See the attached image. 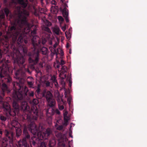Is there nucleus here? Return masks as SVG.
Instances as JSON below:
<instances>
[{
    "mask_svg": "<svg viewBox=\"0 0 147 147\" xmlns=\"http://www.w3.org/2000/svg\"><path fill=\"white\" fill-rule=\"evenodd\" d=\"M5 14L7 17L9 16L11 24L8 27L6 34L5 36L6 41L3 42V44L5 45L7 48L8 47L9 43L10 44V47L13 52L12 58L15 65L14 69L16 71V76L18 78L24 77L26 76V72L30 74L32 71L28 68H25L23 65L25 59L21 56L18 47H21L24 53L27 54L26 48L22 45L23 42L26 44L28 42L27 40L24 38V37L25 34L30 30L27 18L29 14H17L18 18L17 20L12 14Z\"/></svg>",
    "mask_w": 147,
    "mask_h": 147,
    "instance_id": "nucleus-1",
    "label": "nucleus"
},
{
    "mask_svg": "<svg viewBox=\"0 0 147 147\" xmlns=\"http://www.w3.org/2000/svg\"><path fill=\"white\" fill-rule=\"evenodd\" d=\"M32 42L34 49L28 53V55L29 56V62L32 63L31 68L35 69L34 66L38 63L40 59L39 53L46 55L48 53V50L46 47L41 46L40 38L38 36H34L32 39Z\"/></svg>",
    "mask_w": 147,
    "mask_h": 147,
    "instance_id": "nucleus-2",
    "label": "nucleus"
},
{
    "mask_svg": "<svg viewBox=\"0 0 147 147\" xmlns=\"http://www.w3.org/2000/svg\"><path fill=\"white\" fill-rule=\"evenodd\" d=\"M12 96L14 100L12 103V106L14 110H11L9 104L6 105H3L4 111L7 116L10 115L14 117L16 114L18 115L20 110V105L21 100L23 99L22 94L20 91H17L13 90Z\"/></svg>",
    "mask_w": 147,
    "mask_h": 147,
    "instance_id": "nucleus-3",
    "label": "nucleus"
},
{
    "mask_svg": "<svg viewBox=\"0 0 147 147\" xmlns=\"http://www.w3.org/2000/svg\"><path fill=\"white\" fill-rule=\"evenodd\" d=\"M21 106L20 109L23 111L25 113L23 115V119L25 120H27L28 122V125L32 121L34 123V120H36L38 117V109L36 106L32 108L31 112L28 111L29 107L27 105L26 101H23L22 99L21 100L20 103Z\"/></svg>",
    "mask_w": 147,
    "mask_h": 147,
    "instance_id": "nucleus-4",
    "label": "nucleus"
},
{
    "mask_svg": "<svg viewBox=\"0 0 147 147\" xmlns=\"http://www.w3.org/2000/svg\"><path fill=\"white\" fill-rule=\"evenodd\" d=\"M28 130L34 135H36L37 138L36 137L32 138L29 141L30 142V145L32 147V144L34 146H37V144L41 142V140L43 139V136L38 132L37 129V127L35 123L32 121L28 125Z\"/></svg>",
    "mask_w": 147,
    "mask_h": 147,
    "instance_id": "nucleus-5",
    "label": "nucleus"
},
{
    "mask_svg": "<svg viewBox=\"0 0 147 147\" xmlns=\"http://www.w3.org/2000/svg\"><path fill=\"white\" fill-rule=\"evenodd\" d=\"M40 89L39 87L37 88L35 92V95L37 98L40 99L42 97H45L47 102V105L51 107H53L55 105V101L53 98V95L50 92L47 91L46 93H40Z\"/></svg>",
    "mask_w": 147,
    "mask_h": 147,
    "instance_id": "nucleus-6",
    "label": "nucleus"
},
{
    "mask_svg": "<svg viewBox=\"0 0 147 147\" xmlns=\"http://www.w3.org/2000/svg\"><path fill=\"white\" fill-rule=\"evenodd\" d=\"M22 138L18 142V147H31L28 143L30 139V136L28 133L27 126H23V130L22 134Z\"/></svg>",
    "mask_w": 147,
    "mask_h": 147,
    "instance_id": "nucleus-7",
    "label": "nucleus"
},
{
    "mask_svg": "<svg viewBox=\"0 0 147 147\" xmlns=\"http://www.w3.org/2000/svg\"><path fill=\"white\" fill-rule=\"evenodd\" d=\"M3 67L2 70V71H0V77L3 83L2 89L6 90L7 88V84H9L12 82V80L9 74L7 73V71L8 69L7 67L6 69H5V70L4 69L5 67Z\"/></svg>",
    "mask_w": 147,
    "mask_h": 147,
    "instance_id": "nucleus-8",
    "label": "nucleus"
},
{
    "mask_svg": "<svg viewBox=\"0 0 147 147\" xmlns=\"http://www.w3.org/2000/svg\"><path fill=\"white\" fill-rule=\"evenodd\" d=\"M5 134L6 138L1 139V147H6L9 143H11L13 142L14 138V134L11 131L6 129L5 131Z\"/></svg>",
    "mask_w": 147,
    "mask_h": 147,
    "instance_id": "nucleus-9",
    "label": "nucleus"
},
{
    "mask_svg": "<svg viewBox=\"0 0 147 147\" xmlns=\"http://www.w3.org/2000/svg\"><path fill=\"white\" fill-rule=\"evenodd\" d=\"M45 129V126L41 123L39 124L38 128H37L38 132L40 133V134L43 136V140L47 139L49 136L52 133L51 129L50 128H48L44 132H43V134H42L41 132L43 131Z\"/></svg>",
    "mask_w": 147,
    "mask_h": 147,
    "instance_id": "nucleus-10",
    "label": "nucleus"
},
{
    "mask_svg": "<svg viewBox=\"0 0 147 147\" xmlns=\"http://www.w3.org/2000/svg\"><path fill=\"white\" fill-rule=\"evenodd\" d=\"M17 85H18V86L19 87V88H17V87L16 88V90H18V91H20V92L21 93H22V95H23L24 94V96H26L27 97H33L34 95V92L33 91H28V88L26 86H25L24 88V91L22 92L21 90V88L22 89V90H23V89L22 88V87H21L20 85L19 84H17Z\"/></svg>",
    "mask_w": 147,
    "mask_h": 147,
    "instance_id": "nucleus-11",
    "label": "nucleus"
},
{
    "mask_svg": "<svg viewBox=\"0 0 147 147\" xmlns=\"http://www.w3.org/2000/svg\"><path fill=\"white\" fill-rule=\"evenodd\" d=\"M61 72L59 74V76L61 78L63 79L66 77V73L67 71V68L66 66L64 65L61 66Z\"/></svg>",
    "mask_w": 147,
    "mask_h": 147,
    "instance_id": "nucleus-12",
    "label": "nucleus"
},
{
    "mask_svg": "<svg viewBox=\"0 0 147 147\" xmlns=\"http://www.w3.org/2000/svg\"><path fill=\"white\" fill-rule=\"evenodd\" d=\"M2 61L4 63H3L1 66H0V71H2V70L3 69V68H4L3 67H5L4 68V70H5V69H6L7 68L6 67H7V68H8V69L7 70V73L9 74L8 72L9 71V67L7 63H9L10 61L8 60H6L5 59V60H3Z\"/></svg>",
    "mask_w": 147,
    "mask_h": 147,
    "instance_id": "nucleus-13",
    "label": "nucleus"
},
{
    "mask_svg": "<svg viewBox=\"0 0 147 147\" xmlns=\"http://www.w3.org/2000/svg\"><path fill=\"white\" fill-rule=\"evenodd\" d=\"M5 13L2 11L0 14V28L2 27V25H4L6 27V25L5 21Z\"/></svg>",
    "mask_w": 147,
    "mask_h": 147,
    "instance_id": "nucleus-14",
    "label": "nucleus"
},
{
    "mask_svg": "<svg viewBox=\"0 0 147 147\" xmlns=\"http://www.w3.org/2000/svg\"><path fill=\"white\" fill-rule=\"evenodd\" d=\"M30 1L33 0H29ZM18 3L20 4L23 8H25L28 4V0L25 1L24 0H18Z\"/></svg>",
    "mask_w": 147,
    "mask_h": 147,
    "instance_id": "nucleus-15",
    "label": "nucleus"
},
{
    "mask_svg": "<svg viewBox=\"0 0 147 147\" xmlns=\"http://www.w3.org/2000/svg\"><path fill=\"white\" fill-rule=\"evenodd\" d=\"M56 136L59 142H61L64 141L65 138L64 134L61 133H58L56 134Z\"/></svg>",
    "mask_w": 147,
    "mask_h": 147,
    "instance_id": "nucleus-16",
    "label": "nucleus"
},
{
    "mask_svg": "<svg viewBox=\"0 0 147 147\" xmlns=\"http://www.w3.org/2000/svg\"><path fill=\"white\" fill-rule=\"evenodd\" d=\"M66 7H68L67 5L65 3V7L62 10V14L64 17L68 16V12L67 9L66 8Z\"/></svg>",
    "mask_w": 147,
    "mask_h": 147,
    "instance_id": "nucleus-17",
    "label": "nucleus"
},
{
    "mask_svg": "<svg viewBox=\"0 0 147 147\" xmlns=\"http://www.w3.org/2000/svg\"><path fill=\"white\" fill-rule=\"evenodd\" d=\"M11 125L13 127L17 128H19L20 126V124L17 121H13L11 123Z\"/></svg>",
    "mask_w": 147,
    "mask_h": 147,
    "instance_id": "nucleus-18",
    "label": "nucleus"
},
{
    "mask_svg": "<svg viewBox=\"0 0 147 147\" xmlns=\"http://www.w3.org/2000/svg\"><path fill=\"white\" fill-rule=\"evenodd\" d=\"M51 80L52 81V83L54 84L55 86L57 88H58L59 87L58 84L56 79L55 76H52Z\"/></svg>",
    "mask_w": 147,
    "mask_h": 147,
    "instance_id": "nucleus-19",
    "label": "nucleus"
},
{
    "mask_svg": "<svg viewBox=\"0 0 147 147\" xmlns=\"http://www.w3.org/2000/svg\"><path fill=\"white\" fill-rule=\"evenodd\" d=\"M52 107L49 108L46 111V113L49 114L50 115H52L54 114V109Z\"/></svg>",
    "mask_w": 147,
    "mask_h": 147,
    "instance_id": "nucleus-20",
    "label": "nucleus"
},
{
    "mask_svg": "<svg viewBox=\"0 0 147 147\" xmlns=\"http://www.w3.org/2000/svg\"><path fill=\"white\" fill-rule=\"evenodd\" d=\"M16 137L18 138L22 135V131L20 127L16 129Z\"/></svg>",
    "mask_w": 147,
    "mask_h": 147,
    "instance_id": "nucleus-21",
    "label": "nucleus"
},
{
    "mask_svg": "<svg viewBox=\"0 0 147 147\" xmlns=\"http://www.w3.org/2000/svg\"><path fill=\"white\" fill-rule=\"evenodd\" d=\"M51 10L53 11L54 13H57L59 10V7L58 6H53L51 8Z\"/></svg>",
    "mask_w": 147,
    "mask_h": 147,
    "instance_id": "nucleus-22",
    "label": "nucleus"
},
{
    "mask_svg": "<svg viewBox=\"0 0 147 147\" xmlns=\"http://www.w3.org/2000/svg\"><path fill=\"white\" fill-rule=\"evenodd\" d=\"M5 90L3 89H2V90L0 91V93L1 95H0V103H1L2 102V96H3L5 95Z\"/></svg>",
    "mask_w": 147,
    "mask_h": 147,
    "instance_id": "nucleus-23",
    "label": "nucleus"
},
{
    "mask_svg": "<svg viewBox=\"0 0 147 147\" xmlns=\"http://www.w3.org/2000/svg\"><path fill=\"white\" fill-rule=\"evenodd\" d=\"M67 80L69 83V86L70 87L71 86L72 83L71 76L67 75Z\"/></svg>",
    "mask_w": 147,
    "mask_h": 147,
    "instance_id": "nucleus-24",
    "label": "nucleus"
},
{
    "mask_svg": "<svg viewBox=\"0 0 147 147\" xmlns=\"http://www.w3.org/2000/svg\"><path fill=\"white\" fill-rule=\"evenodd\" d=\"M48 27L43 26L42 28V30L48 32H51L50 30Z\"/></svg>",
    "mask_w": 147,
    "mask_h": 147,
    "instance_id": "nucleus-25",
    "label": "nucleus"
},
{
    "mask_svg": "<svg viewBox=\"0 0 147 147\" xmlns=\"http://www.w3.org/2000/svg\"><path fill=\"white\" fill-rule=\"evenodd\" d=\"M63 116L65 123H67L69 120V117L67 115H65V113L64 114Z\"/></svg>",
    "mask_w": 147,
    "mask_h": 147,
    "instance_id": "nucleus-26",
    "label": "nucleus"
},
{
    "mask_svg": "<svg viewBox=\"0 0 147 147\" xmlns=\"http://www.w3.org/2000/svg\"><path fill=\"white\" fill-rule=\"evenodd\" d=\"M38 101L37 99L34 98L32 101V103L34 105H36L38 104Z\"/></svg>",
    "mask_w": 147,
    "mask_h": 147,
    "instance_id": "nucleus-27",
    "label": "nucleus"
},
{
    "mask_svg": "<svg viewBox=\"0 0 147 147\" xmlns=\"http://www.w3.org/2000/svg\"><path fill=\"white\" fill-rule=\"evenodd\" d=\"M52 83L49 81H45L44 84L47 87L51 86V85Z\"/></svg>",
    "mask_w": 147,
    "mask_h": 147,
    "instance_id": "nucleus-28",
    "label": "nucleus"
},
{
    "mask_svg": "<svg viewBox=\"0 0 147 147\" xmlns=\"http://www.w3.org/2000/svg\"><path fill=\"white\" fill-rule=\"evenodd\" d=\"M65 34L67 39L69 40L71 37V34L69 32V33L66 32H65Z\"/></svg>",
    "mask_w": 147,
    "mask_h": 147,
    "instance_id": "nucleus-29",
    "label": "nucleus"
},
{
    "mask_svg": "<svg viewBox=\"0 0 147 147\" xmlns=\"http://www.w3.org/2000/svg\"><path fill=\"white\" fill-rule=\"evenodd\" d=\"M54 31L55 33L57 34H59L60 30L59 28H55L54 29Z\"/></svg>",
    "mask_w": 147,
    "mask_h": 147,
    "instance_id": "nucleus-30",
    "label": "nucleus"
},
{
    "mask_svg": "<svg viewBox=\"0 0 147 147\" xmlns=\"http://www.w3.org/2000/svg\"><path fill=\"white\" fill-rule=\"evenodd\" d=\"M0 119L3 121H4L7 120V118L3 115H0Z\"/></svg>",
    "mask_w": 147,
    "mask_h": 147,
    "instance_id": "nucleus-31",
    "label": "nucleus"
},
{
    "mask_svg": "<svg viewBox=\"0 0 147 147\" xmlns=\"http://www.w3.org/2000/svg\"><path fill=\"white\" fill-rule=\"evenodd\" d=\"M41 143L39 147H46L47 144L44 142H40Z\"/></svg>",
    "mask_w": 147,
    "mask_h": 147,
    "instance_id": "nucleus-32",
    "label": "nucleus"
},
{
    "mask_svg": "<svg viewBox=\"0 0 147 147\" xmlns=\"http://www.w3.org/2000/svg\"><path fill=\"white\" fill-rule=\"evenodd\" d=\"M47 41V39L45 38H42V42H40L41 45L42 44L43 45L45 44Z\"/></svg>",
    "mask_w": 147,
    "mask_h": 147,
    "instance_id": "nucleus-33",
    "label": "nucleus"
},
{
    "mask_svg": "<svg viewBox=\"0 0 147 147\" xmlns=\"http://www.w3.org/2000/svg\"><path fill=\"white\" fill-rule=\"evenodd\" d=\"M27 84L28 85H29L30 87H32L33 86V83L32 82L30 81V82H29L27 81Z\"/></svg>",
    "mask_w": 147,
    "mask_h": 147,
    "instance_id": "nucleus-34",
    "label": "nucleus"
},
{
    "mask_svg": "<svg viewBox=\"0 0 147 147\" xmlns=\"http://www.w3.org/2000/svg\"><path fill=\"white\" fill-rule=\"evenodd\" d=\"M47 22L46 23V25L47 26H50L51 25V23L49 21L47 20Z\"/></svg>",
    "mask_w": 147,
    "mask_h": 147,
    "instance_id": "nucleus-35",
    "label": "nucleus"
},
{
    "mask_svg": "<svg viewBox=\"0 0 147 147\" xmlns=\"http://www.w3.org/2000/svg\"><path fill=\"white\" fill-rule=\"evenodd\" d=\"M54 114L55 113L58 115H59L60 114V112L58 109H56L55 110L54 109Z\"/></svg>",
    "mask_w": 147,
    "mask_h": 147,
    "instance_id": "nucleus-36",
    "label": "nucleus"
},
{
    "mask_svg": "<svg viewBox=\"0 0 147 147\" xmlns=\"http://www.w3.org/2000/svg\"><path fill=\"white\" fill-rule=\"evenodd\" d=\"M58 19L59 21L61 22H63L64 20L63 18L61 16H58Z\"/></svg>",
    "mask_w": 147,
    "mask_h": 147,
    "instance_id": "nucleus-37",
    "label": "nucleus"
},
{
    "mask_svg": "<svg viewBox=\"0 0 147 147\" xmlns=\"http://www.w3.org/2000/svg\"><path fill=\"white\" fill-rule=\"evenodd\" d=\"M31 34L32 36H33L34 37V36H34L36 34V31L35 30H33L31 32Z\"/></svg>",
    "mask_w": 147,
    "mask_h": 147,
    "instance_id": "nucleus-38",
    "label": "nucleus"
},
{
    "mask_svg": "<svg viewBox=\"0 0 147 147\" xmlns=\"http://www.w3.org/2000/svg\"><path fill=\"white\" fill-rule=\"evenodd\" d=\"M59 108L60 110H62L64 109V107L63 105H60L59 103L58 104Z\"/></svg>",
    "mask_w": 147,
    "mask_h": 147,
    "instance_id": "nucleus-39",
    "label": "nucleus"
},
{
    "mask_svg": "<svg viewBox=\"0 0 147 147\" xmlns=\"http://www.w3.org/2000/svg\"><path fill=\"white\" fill-rule=\"evenodd\" d=\"M65 63V61L63 59H61V61L60 63V65L62 66H63L64 64Z\"/></svg>",
    "mask_w": 147,
    "mask_h": 147,
    "instance_id": "nucleus-40",
    "label": "nucleus"
},
{
    "mask_svg": "<svg viewBox=\"0 0 147 147\" xmlns=\"http://www.w3.org/2000/svg\"><path fill=\"white\" fill-rule=\"evenodd\" d=\"M57 101L59 103V102H60L61 101L62 102H63V100L61 98H58L57 100Z\"/></svg>",
    "mask_w": 147,
    "mask_h": 147,
    "instance_id": "nucleus-41",
    "label": "nucleus"
},
{
    "mask_svg": "<svg viewBox=\"0 0 147 147\" xmlns=\"http://www.w3.org/2000/svg\"><path fill=\"white\" fill-rule=\"evenodd\" d=\"M60 63L58 61L57 62V64L56 65V67H57V68L58 69L59 68V67L60 66Z\"/></svg>",
    "mask_w": 147,
    "mask_h": 147,
    "instance_id": "nucleus-42",
    "label": "nucleus"
},
{
    "mask_svg": "<svg viewBox=\"0 0 147 147\" xmlns=\"http://www.w3.org/2000/svg\"><path fill=\"white\" fill-rule=\"evenodd\" d=\"M63 127L62 125H60L59 126L57 127V129L59 130H61L63 129Z\"/></svg>",
    "mask_w": 147,
    "mask_h": 147,
    "instance_id": "nucleus-43",
    "label": "nucleus"
},
{
    "mask_svg": "<svg viewBox=\"0 0 147 147\" xmlns=\"http://www.w3.org/2000/svg\"><path fill=\"white\" fill-rule=\"evenodd\" d=\"M64 18H65V20L66 22L67 23L68 22H69L68 16L64 17Z\"/></svg>",
    "mask_w": 147,
    "mask_h": 147,
    "instance_id": "nucleus-44",
    "label": "nucleus"
},
{
    "mask_svg": "<svg viewBox=\"0 0 147 147\" xmlns=\"http://www.w3.org/2000/svg\"><path fill=\"white\" fill-rule=\"evenodd\" d=\"M61 29L63 32H64L66 29V27L65 26H64L62 27Z\"/></svg>",
    "mask_w": 147,
    "mask_h": 147,
    "instance_id": "nucleus-45",
    "label": "nucleus"
},
{
    "mask_svg": "<svg viewBox=\"0 0 147 147\" xmlns=\"http://www.w3.org/2000/svg\"><path fill=\"white\" fill-rule=\"evenodd\" d=\"M3 51L2 50L0 49V59H1L2 57V54Z\"/></svg>",
    "mask_w": 147,
    "mask_h": 147,
    "instance_id": "nucleus-46",
    "label": "nucleus"
},
{
    "mask_svg": "<svg viewBox=\"0 0 147 147\" xmlns=\"http://www.w3.org/2000/svg\"><path fill=\"white\" fill-rule=\"evenodd\" d=\"M60 53L61 55H63V51L61 50L60 51Z\"/></svg>",
    "mask_w": 147,
    "mask_h": 147,
    "instance_id": "nucleus-47",
    "label": "nucleus"
},
{
    "mask_svg": "<svg viewBox=\"0 0 147 147\" xmlns=\"http://www.w3.org/2000/svg\"><path fill=\"white\" fill-rule=\"evenodd\" d=\"M52 3L54 5H56L57 3L55 0H53L52 1Z\"/></svg>",
    "mask_w": 147,
    "mask_h": 147,
    "instance_id": "nucleus-48",
    "label": "nucleus"
},
{
    "mask_svg": "<svg viewBox=\"0 0 147 147\" xmlns=\"http://www.w3.org/2000/svg\"><path fill=\"white\" fill-rule=\"evenodd\" d=\"M70 99L69 98H68L67 99V100L69 102V105L70 103H71V101H70Z\"/></svg>",
    "mask_w": 147,
    "mask_h": 147,
    "instance_id": "nucleus-49",
    "label": "nucleus"
},
{
    "mask_svg": "<svg viewBox=\"0 0 147 147\" xmlns=\"http://www.w3.org/2000/svg\"><path fill=\"white\" fill-rule=\"evenodd\" d=\"M57 43H55L54 45H53V47L54 48H55L57 46Z\"/></svg>",
    "mask_w": 147,
    "mask_h": 147,
    "instance_id": "nucleus-50",
    "label": "nucleus"
},
{
    "mask_svg": "<svg viewBox=\"0 0 147 147\" xmlns=\"http://www.w3.org/2000/svg\"><path fill=\"white\" fill-rule=\"evenodd\" d=\"M3 134V131L1 129H0V134L2 135Z\"/></svg>",
    "mask_w": 147,
    "mask_h": 147,
    "instance_id": "nucleus-51",
    "label": "nucleus"
},
{
    "mask_svg": "<svg viewBox=\"0 0 147 147\" xmlns=\"http://www.w3.org/2000/svg\"><path fill=\"white\" fill-rule=\"evenodd\" d=\"M28 79H30V80H32V78L31 77H28Z\"/></svg>",
    "mask_w": 147,
    "mask_h": 147,
    "instance_id": "nucleus-52",
    "label": "nucleus"
},
{
    "mask_svg": "<svg viewBox=\"0 0 147 147\" xmlns=\"http://www.w3.org/2000/svg\"><path fill=\"white\" fill-rule=\"evenodd\" d=\"M47 67L49 69H51V67L50 66H47Z\"/></svg>",
    "mask_w": 147,
    "mask_h": 147,
    "instance_id": "nucleus-53",
    "label": "nucleus"
},
{
    "mask_svg": "<svg viewBox=\"0 0 147 147\" xmlns=\"http://www.w3.org/2000/svg\"><path fill=\"white\" fill-rule=\"evenodd\" d=\"M69 45L68 43H67L66 45V47L68 48L69 47Z\"/></svg>",
    "mask_w": 147,
    "mask_h": 147,
    "instance_id": "nucleus-54",
    "label": "nucleus"
},
{
    "mask_svg": "<svg viewBox=\"0 0 147 147\" xmlns=\"http://www.w3.org/2000/svg\"><path fill=\"white\" fill-rule=\"evenodd\" d=\"M2 35V33L1 32H0V36H1Z\"/></svg>",
    "mask_w": 147,
    "mask_h": 147,
    "instance_id": "nucleus-55",
    "label": "nucleus"
},
{
    "mask_svg": "<svg viewBox=\"0 0 147 147\" xmlns=\"http://www.w3.org/2000/svg\"><path fill=\"white\" fill-rule=\"evenodd\" d=\"M71 49L69 50V53L71 54Z\"/></svg>",
    "mask_w": 147,
    "mask_h": 147,
    "instance_id": "nucleus-56",
    "label": "nucleus"
},
{
    "mask_svg": "<svg viewBox=\"0 0 147 147\" xmlns=\"http://www.w3.org/2000/svg\"><path fill=\"white\" fill-rule=\"evenodd\" d=\"M67 112H65L64 113H65V115H67Z\"/></svg>",
    "mask_w": 147,
    "mask_h": 147,
    "instance_id": "nucleus-57",
    "label": "nucleus"
},
{
    "mask_svg": "<svg viewBox=\"0 0 147 147\" xmlns=\"http://www.w3.org/2000/svg\"><path fill=\"white\" fill-rule=\"evenodd\" d=\"M65 96H66V92H65Z\"/></svg>",
    "mask_w": 147,
    "mask_h": 147,
    "instance_id": "nucleus-58",
    "label": "nucleus"
},
{
    "mask_svg": "<svg viewBox=\"0 0 147 147\" xmlns=\"http://www.w3.org/2000/svg\"><path fill=\"white\" fill-rule=\"evenodd\" d=\"M43 0H41V1H43Z\"/></svg>",
    "mask_w": 147,
    "mask_h": 147,
    "instance_id": "nucleus-59",
    "label": "nucleus"
},
{
    "mask_svg": "<svg viewBox=\"0 0 147 147\" xmlns=\"http://www.w3.org/2000/svg\"><path fill=\"white\" fill-rule=\"evenodd\" d=\"M7 51H6V53H7Z\"/></svg>",
    "mask_w": 147,
    "mask_h": 147,
    "instance_id": "nucleus-60",
    "label": "nucleus"
},
{
    "mask_svg": "<svg viewBox=\"0 0 147 147\" xmlns=\"http://www.w3.org/2000/svg\"><path fill=\"white\" fill-rule=\"evenodd\" d=\"M60 10L61 11V9L60 8Z\"/></svg>",
    "mask_w": 147,
    "mask_h": 147,
    "instance_id": "nucleus-61",
    "label": "nucleus"
},
{
    "mask_svg": "<svg viewBox=\"0 0 147 147\" xmlns=\"http://www.w3.org/2000/svg\"><path fill=\"white\" fill-rule=\"evenodd\" d=\"M0 137L1 138V136H0Z\"/></svg>",
    "mask_w": 147,
    "mask_h": 147,
    "instance_id": "nucleus-62",
    "label": "nucleus"
}]
</instances>
